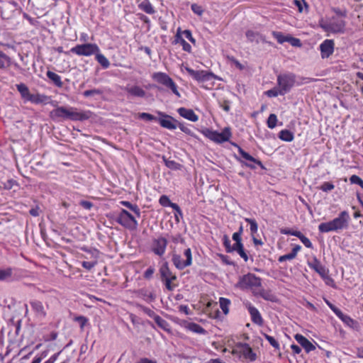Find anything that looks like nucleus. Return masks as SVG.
Listing matches in <instances>:
<instances>
[{
  "instance_id": "f257e3e1",
  "label": "nucleus",
  "mask_w": 363,
  "mask_h": 363,
  "mask_svg": "<svg viewBox=\"0 0 363 363\" xmlns=\"http://www.w3.org/2000/svg\"><path fill=\"white\" fill-rule=\"evenodd\" d=\"M235 287L241 291H250L256 297H260L265 301L276 302L277 298L270 289L262 287V279L253 273L248 272L240 276Z\"/></svg>"
},
{
  "instance_id": "f03ea898",
  "label": "nucleus",
  "mask_w": 363,
  "mask_h": 363,
  "mask_svg": "<svg viewBox=\"0 0 363 363\" xmlns=\"http://www.w3.org/2000/svg\"><path fill=\"white\" fill-rule=\"evenodd\" d=\"M50 118L53 121H62L65 120L84 121L89 118L88 112H78L74 107L57 106L49 113Z\"/></svg>"
},
{
  "instance_id": "7ed1b4c3",
  "label": "nucleus",
  "mask_w": 363,
  "mask_h": 363,
  "mask_svg": "<svg viewBox=\"0 0 363 363\" xmlns=\"http://www.w3.org/2000/svg\"><path fill=\"white\" fill-rule=\"evenodd\" d=\"M350 216L347 211H341L337 218L329 222L321 223L318 225L320 233H329L346 229L349 226Z\"/></svg>"
},
{
  "instance_id": "20e7f679",
  "label": "nucleus",
  "mask_w": 363,
  "mask_h": 363,
  "mask_svg": "<svg viewBox=\"0 0 363 363\" xmlns=\"http://www.w3.org/2000/svg\"><path fill=\"white\" fill-rule=\"evenodd\" d=\"M16 86L24 101H29L34 104H48L50 96L38 92L31 94L28 86L23 83L18 84Z\"/></svg>"
},
{
  "instance_id": "39448f33",
  "label": "nucleus",
  "mask_w": 363,
  "mask_h": 363,
  "mask_svg": "<svg viewBox=\"0 0 363 363\" xmlns=\"http://www.w3.org/2000/svg\"><path fill=\"white\" fill-rule=\"evenodd\" d=\"M231 354L240 359L250 362H255L257 359L256 353L253 352L250 345L245 342H237L233 347Z\"/></svg>"
},
{
  "instance_id": "423d86ee",
  "label": "nucleus",
  "mask_w": 363,
  "mask_h": 363,
  "mask_svg": "<svg viewBox=\"0 0 363 363\" xmlns=\"http://www.w3.org/2000/svg\"><path fill=\"white\" fill-rule=\"evenodd\" d=\"M116 221L124 228L134 231L138 229V223L136 218L125 209H121L116 217Z\"/></svg>"
},
{
  "instance_id": "0eeeda50",
  "label": "nucleus",
  "mask_w": 363,
  "mask_h": 363,
  "mask_svg": "<svg viewBox=\"0 0 363 363\" xmlns=\"http://www.w3.org/2000/svg\"><path fill=\"white\" fill-rule=\"evenodd\" d=\"M201 133L210 140L216 143H223L228 141L231 136L232 133L229 127L225 128L221 133L216 130H213L209 128L203 129Z\"/></svg>"
},
{
  "instance_id": "6e6552de",
  "label": "nucleus",
  "mask_w": 363,
  "mask_h": 363,
  "mask_svg": "<svg viewBox=\"0 0 363 363\" xmlns=\"http://www.w3.org/2000/svg\"><path fill=\"white\" fill-rule=\"evenodd\" d=\"M152 78L155 82L170 89L178 98L181 97L177 84L167 74L162 72H154Z\"/></svg>"
},
{
  "instance_id": "1a4fd4ad",
  "label": "nucleus",
  "mask_w": 363,
  "mask_h": 363,
  "mask_svg": "<svg viewBox=\"0 0 363 363\" xmlns=\"http://www.w3.org/2000/svg\"><path fill=\"white\" fill-rule=\"evenodd\" d=\"M183 255L185 259H183L180 255L175 252L172 254V262L174 266L179 270H182L192 264V253L189 247L184 250Z\"/></svg>"
},
{
  "instance_id": "9d476101",
  "label": "nucleus",
  "mask_w": 363,
  "mask_h": 363,
  "mask_svg": "<svg viewBox=\"0 0 363 363\" xmlns=\"http://www.w3.org/2000/svg\"><path fill=\"white\" fill-rule=\"evenodd\" d=\"M99 51V47L96 43L78 44L69 50V52L78 56L85 57L95 55Z\"/></svg>"
},
{
  "instance_id": "9b49d317",
  "label": "nucleus",
  "mask_w": 363,
  "mask_h": 363,
  "mask_svg": "<svg viewBox=\"0 0 363 363\" xmlns=\"http://www.w3.org/2000/svg\"><path fill=\"white\" fill-rule=\"evenodd\" d=\"M295 83L296 75L293 73L281 74L277 77V85L284 94L290 91Z\"/></svg>"
},
{
  "instance_id": "f8f14e48",
  "label": "nucleus",
  "mask_w": 363,
  "mask_h": 363,
  "mask_svg": "<svg viewBox=\"0 0 363 363\" xmlns=\"http://www.w3.org/2000/svg\"><path fill=\"white\" fill-rule=\"evenodd\" d=\"M346 22L342 18L332 17L330 22L321 25V27L326 31L334 33H343L345 32Z\"/></svg>"
},
{
  "instance_id": "ddd939ff",
  "label": "nucleus",
  "mask_w": 363,
  "mask_h": 363,
  "mask_svg": "<svg viewBox=\"0 0 363 363\" xmlns=\"http://www.w3.org/2000/svg\"><path fill=\"white\" fill-rule=\"evenodd\" d=\"M238 153L239 155H240V157L249 162H245L242 160H239V161L242 163L245 166L249 167L250 169H256V166L254 164H257V166H259V167H261L262 169H265L264 164H262V162L259 160H257L255 157H253L252 155H250L248 152H245L242 147H240V146H238Z\"/></svg>"
},
{
  "instance_id": "4468645a",
  "label": "nucleus",
  "mask_w": 363,
  "mask_h": 363,
  "mask_svg": "<svg viewBox=\"0 0 363 363\" xmlns=\"http://www.w3.org/2000/svg\"><path fill=\"white\" fill-rule=\"evenodd\" d=\"M167 240L162 236L152 239L151 243L152 252L160 257L164 255L167 246Z\"/></svg>"
},
{
  "instance_id": "2eb2a0df",
  "label": "nucleus",
  "mask_w": 363,
  "mask_h": 363,
  "mask_svg": "<svg viewBox=\"0 0 363 363\" xmlns=\"http://www.w3.org/2000/svg\"><path fill=\"white\" fill-rule=\"evenodd\" d=\"M244 306L250 315L252 322L262 326L264 324V320L259 310L249 301L245 303Z\"/></svg>"
},
{
  "instance_id": "dca6fc26",
  "label": "nucleus",
  "mask_w": 363,
  "mask_h": 363,
  "mask_svg": "<svg viewBox=\"0 0 363 363\" xmlns=\"http://www.w3.org/2000/svg\"><path fill=\"white\" fill-rule=\"evenodd\" d=\"M158 114L162 117L157 121L162 128L168 130H175L177 128L178 121L173 117L162 112H158Z\"/></svg>"
},
{
  "instance_id": "f3484780",
  "label": "nucleus",
  "mask_w": 363,
  "mask_h": 363,
  "mask_svg": "<svg viewBox=\"0 0 363 363\" xmlns=\"http://www.w3.org/2000/svg\"><path fill=\"white\" fill-rule=\"evenodd\" d=\"M186 69L193 79L199 82L209 81L213 76L211 73L205 70H194L189 67H186Z\"/></svg>"
},
{
  "instance_id": "a211bd4d",
  "label": "nucleus",
  "mask_w": 363,
  "mask_h": 363,
  "mask_svg": "<svg viewBox=\"0 0 363 363\" xmlns=\"http://www.w3.org/2000/svg\"><path fill=\"white\" fill-rule=\"evenodd\" d=\"M29 303L32 311L37 318L44 319L47 316V311L42 301L34 299L30 301Z\"/></svg>"
},
{
  "instance_id": "6ab92c4d",
  "label": "nucleus",
  "mask_w": 363,
  "mask_h": 363,
  "mask_svg": "<svg viewBox=\"0 0 363 363\" xmlns=\"http://www.w3.org/2000/svg\"><path fill=\"white\" fill-rule=\"evenodd\" d=\"M335 43L333 40L326 39L320 45V51L323 59L328 58L334 52Z\"/></svg>"
},
{
  "instance_id": "aec40b11",
  "label": "nucleus",
  "mask_w": 363,
  "mask_h": 363,
  "mask_svg": "<svg viewBox=\"0 0 363 363\" xmlns=\"http://www.w3.org/2000/svg\"><path fill=\"white\" fill-rule=\"evenodd\" d=\"M172 44H179L182 46V50L188 53L192 52V48L189 43H188L182 36V28H178L177 30L176 35H174Z\"/></svg>"
},
{
  "instance_id": "412c9836",
  "label": "nucleus",
  "mask_w": 363,
  "mask_h": 363,
  "mask_svg": "<svg viewBox=\"0 0 363 363\" xmlns=\"http://www.w3.org/2000/svg\"><path fill=\"white\" fill-rule=\"evenodd\" d=\"M295 340L300 344L307 353L315 350V345H313L305 336L301 334L294 335Z\"/></svg>"
},
{
  "instance_id": "4be33fe9",
  "label": "nucleus",
  "mask_w": 363,
  "mask_h": 363,
  "mask_svg": "<svg viewBox=\"0 0 363 363\" xmlns=\"http://www.w3.org/2000/svg\"><path fill=\"white\" fill-rule=\"evenodd\" d=\"M307 263L308 267L317 272L320 277L323 275L324 273L328 270L315 256L313 257L311 260H308Z\"/></svg>"
},
{
  "instance_id": "5701e85b",
  "label": "nucleus",
  "mask_w": 363,
  "mask_h": 363,
  "mask_svg": "<svg viewBox=\"0 0 363 363\" xmlns=\"http://www.w3.org/2000/svg\"><path fill=\"white\" fill-rule=\"evenodd\" d=\"M177 112L180 116L191 122H196L199 120V116L192 109L181 107L177 109Z\"/></svg>"
},
{
  "instance_id": "b1692460",
  "label": "nucleus",
  "mask_w": 363,
  "mask_h": 363,
  "mask_svg": "<svg viewBox=\"0 0 363 363\" xmlns=\"http://www.w3.org/2000/svg\"><path fill=\"white\" fill-rule=\"evenodd\" d=\"M162 281L167 279H177V276L171 271L167 262H164L160 268Z\"/></svg>"
},
{
  "instance_id": "393cba45",
  "label": "nucleus",
  "mask_w": 363,
  "mask_h": 363,
  "mask_svg": "<svg viewBox=\"0 0 363 363\" xmlns=\"http://www.w3.org/2000/svg\"><path fill=\"white\" fill-rule=\"evenodd\" d=\"M245 35L247 40L251 43L255 42L256 43H259L260 41L262 43H267L265 37L259 34L258 32L248 30Z\"/></svg>"
},
{
  "instance_id": "a878e982",
  "label": "nucleus",
  "mask_w": 363,
  "mask_h": 363,
  "mask_svg": "<svg viewBox=\"0 0 363 363\" xmlns=\"http://www.w3.org/2000/svg\"><path fill=\"white\" fill-rule=\"evenodd\" d=\"M301 250V246L299 245H295L291 252L289 254L281 255L279 257V262H284L286 260H291L296 257L298 252Z\"/></svg>"
},
{
  "instance_id": "bb28decb",
  "label": "nucleus",
  "mask_w": 363,
  "mask_h": 363,
  "mask_svg": "<svg viewBox=\"0 0 363 363\" xmlns=\"http://www.w3.org/2000/svg\"><path fill=\"white\" fill-rule=\"evenodd\" d=\"M125 91L131 96L137 97H145V91L139 86H133L131 87H126Z\"/></svg>"
},
{
  "instance_id": "cd10ccee",
  "label": "nucleus",
  "mask_w": 363,
  "mask_h": 363,
  "mask_svg": "<svg viewBox=\"0 0 363 363\" xmlns=\"http://www.w3.org/2000/svg\"><path fill=\"white\" fill-rule=\"evenodd\" d=\"M159 203L163 207H171L174 211H179V205L175 203H172L166 195L160 196Z\"/></svg>"
},
{
  "instance_id": "c85d7f7f",
  "label": "nucleus",
  "mask_w": 363,
  "mask_h": 363,
  "mask_svg": "<svg viewBox=\"0 0 363 363\" xmlns=\"http://www.w3.org/2000/svg\"><path fill=\"white\" fill-rule=\"evenodd\" d=\"M185 328L187 330H189L194 333L202 334V335H205L206 333V330L202 326H201L199 324H197L196 323H193V322L188 323L186 324V325L185 326Z\"/></svg>"
},
{
  "instance_id": "c756f323",
  "label": "nucleus",
  "mask_w": 363,
  "mask_h": 363,
  "mask_svg": "<svg viewBox=\"0 0 363 363\" xmlns=\"http://www.w3.org/2000/svg\"><path fill=\"white\" fill-rule=\"evenodd\" d=\"M138 8L147 14H154L155 10L149 0H144L138 4Z\"/></svg>"
},
{
  "instance_id": "7c9ffc66",
  "label": "nucleus",
  "mask_w": 363,
  "mask_h": 363,
  "mask_svg": "<svg viewBox=\"0 0 363 363\" xmlns=\"http://www.w3.org/2000/svg\"><path fill=\"white\" fill-rule=\"evenodd\" d=\"M96 60L101 65L104 69H107L110 66V62L107 59V57L103 55L99 50V52H96L95 55Z\"/></svg>"
},
{
  "instance_id": "2f4dec72",
  "label": "nucleus",
  "mask_w": 363,
  "mask_h": 363,
  "mask_svg": "<svg viewBox=\"0 0 363 363\" xmlns=\"http://www.w3.org/2000/svg\"><path fill=\"white\" fill-rule=\"evenodd\" d=\"M46 75L57 87L62 86L63 83L60 75L50 70L47 72Z\"/></svg>"
},
{
  "instance_id": "473e14b6",
  "label": "nucleus",
  "mask_w": 363,
  "mask_h": 363,
  "mask_svg": "<svg viewBox=\"0 0 363 363\" xmlns=\"http://www.w3.org/2000/svg\"><path fill=\"white\" fill-rule=\"evenodd\" d=\"M121 204L132 211L136 216L137 218L140 217V209L136 204H133L128 201H121Z\"/></svg>"
},
{
  "instance_id": "72a5a7b5",
  "label": "nucleus",
  "mask_w": 363,
  "mask_h": 363,
  "mask_svg": "<svg viewBox=\"0 0 363 363\" xmlns=\"http://www.w3.org/2000/svg\"><path fill=\"white\" fill-rule=\"evenodd\" d=\"M279 138L286 142H291L294 139V136L292 132L289 130H281L279 133Z\"/></svg>"
},
{
  "instance_id": "f704fd0d",
  "label": "nucleus",
  "mask_w": 363,
  "mask_h": 363,
  "mask_svg": "<svg viewBox=\"0 0 363 363\" xmlns=\"http://www.w3.org/2000/svg\"><path fill=\"white\" fill-rule=\"evenodd\" d=\"M154 320L156 323V324L160 328L163 329L164 330H165V331L170 330L169 324L168 323V322L167 320H165L164 319H163L160 315H157L154 316Z\"/></svg>"
},
{
  "instance_id": "c9c22d12",
  "label": "nucleus",
  "mask_w": 363,
  "mask_h": 363,
  "mask_svg": "<svg viewBox=\"0 0 363 363\" xmlns=\"http://www.w3.org/2000/svg\"><path fill=\"white\" fill-rule=\"evenodd\" d=\"M230 303V300L227 298L220 297L219 298L220 308L225 315H227L229 313V306Z\"/></svg>"
},
{
  "instance_id": "e433bc0d",
  "label": "nucleus",
  "mask_w": 363,
  "mask_h": 363,
  "mask_svg": "<svg viewBox=\"0 0 363 363\" xmlns=\"http://www.w3.org/2000/svg\"><path fill=\"white\" fill-rule=\"evenodd\" d=\"M13 274V269L7 267L6 269H0V281H6L11 278Z\"/></svg>"
},
{
  "instance_id": "4c0bfd02",
  "label": "nucleus",
  "mask_w": 363,
  "mask_h": 363,
  "mask_svg": "<svg viewBox=\"0 0 363 363\" xmlns=\"http://www.w3.org/2000/svg\"><path fill=\"white\" fill-rule=\"evenodd\" d=\"M245 222L250 224V230L251 235H255L258 231V225L257 221L253 218H245Z\"/></svg>"
},
{
  "instance_id": "58836bf2",
  "label": "nucleus",
  "mask_w": 363,
  "mask_h": 363,
  "mask_svg": "<svg viewBox=\"0 0 363 363\" xmlns=\"http://www.w3.org/2000/svg\"><path fill=\"white\" fill-rule=\"evenodd\" d=\"M320 277L325 281V284L333 288H335V283L334 279L330 276L328 269L321 275Z\"/></svg>"
},
{
  "instance_id": "ea45409f",
  "label": "nucleus",
  "mask_w": 363,
  "mask_h": 363,
  "mask_svg": "<svg viewBox=\"0 0 363 363\" xmlns=\"http://www.w3.org/2000/svg\"><path fill=\"white\" fill-rule=\"evenodd\" d=\"M272 34L279 44H283L288 40L289 35H284L281 32L273 31Z\"/></svg>"
},
{
  "instance_id": "a19ab883",
  "label": "nucleus",
  "mask_w": 363,
  "mask_h": 363,
  "mask_svg": "<svg viewBox=\"0 0 363 363\" xmlns=\"http://www.w3.org/2000/svg\"><path fill=\"white\" fill-rule=\"evenodd\" d=\"M242 233V227L240 226L239 230L233 234V239L235 241V243L233 247H236L242 245L241 235Z\"/></svg>"
},
{
  "instance_id": "79ce46f5",
  "label": "nucleus",
  "mask_w": 363,
  "mask_h": 363,
  "mask_svg": "<svg viewBox=\"0 0 363 363\" xmlns=\"http://www.w3.org/2000/svg\"><path fill=\"white\" fill-rule=\"evenodd\" d=\"M297 238L307 248H313V245L311 240L307 237H306L301 231L298 233V235H297Z\"/></svg>"
},
{
  "instance_id": "37998d69",
  "label": "nucleus",
  "mask_w": 363,
  "mask_h": 363,
  "mask_svg": "<svg viewBox=\"0 0 363 363\" xmlns=\"http://www.w3.org/2000/svg\"><path fill=\"white\" fill-rule=\"evenodd\" d=\"M176 281L177 279H167L162 281V282L164 284L166 289L168 291H172L178 286L175 282Z\"/></svg>"
},
{
  "instance_id": "c03bdc74",
  "label": "nucleus",
  "mask_w": 363,
  "mask_h": 363,
  "mask_svg": "<svg viewBox=\"0 0 363 363\" xmlns=\"http://www.w3.org/2000/svg\"><path fill=\"white\" fill-rule=\"evenodd\" d=\"M265 94L268 97H276L279 95H284V94L281 91V90L279 89V87H274L273 89H271L269 90H267L265 92Z\"/></svg>"
},
{
  "instance_id": "a18cd8bd",
  "label": "nucleus",
  "mask_w": 363,
  "mask_h": 363,
  "mask_svg": "<svg viewBox=\"0 0 363 363\" xmlns=\"http://www.w3.org/2000/svg\"><path fill=\"white\" fill-rule=\"evenodd\" d=\"M233 251H236L239 255L245 260V262H247L248 256L244 250L243 245L233 247Z\"/></svg>"
},
{
  "instance_id": "49530a36",
  "label": "nucleus",
  "mask_w": 363,
  "mask_h": 363,
  "mask_svg": "<svg viewBox=\"0 0 363 363\" xmlns=\"http://www.w3.org/2000/svg\"><path fill=\"white\" fill-rule=\"evenodd\" d=\"M277 123V117L274 113H271L267 119V126L268 128L272 129L276 127Z\"/></svg>"
},
{
  "instance_id": "de8ad7c7",
  "label": "nucleus",
  "mask_w": 363,
  "mask_h": 363,
  "mask_svg": "<svg viewBox=\"0 0 363 363\" xmlns=\"http://www.w3.org/2000/svg\"><path fill=\"white\" fill-rule=\"evenodd\" d=\"M264 338L269 342V343L276 350H279L280 347L279 343L275 340V338L267 334L263 335Z\"/></svg>"
},
{
  "instance_id": "09e8293b",
  "label": "nucleus",
  "mask_w": 363,
  "mask_h": 363,
  "mask_svg": "<svg viewBox=\"0 0 363 363\" xmlns=\"http://www.w3.org/2000/svg\"><path fill=\"white\" fill-rule=\"evenodd\" d=\"M103 94V91L99 89H93L89 90H86L83 93V96L84 97H91L95 95H101Z\"/></svg>"
},
{
  "instance_id": "8fccbe9b",
  "label": "nucleus",
  "mask_w": 363,
  "mask_h": 363,
  "mask_svg": "<svg viewBox=\"0 0 363 363\" xmlns=\"http://www.w3.org/2000/svg\"><path fill=\"white\" fill-rule=\"evenodd\" d=\"M334 189H335V185L333 183L328 182H323L319 186V189L324 192L330 191L333 190Z\"/></svg>"
},
{
  "instance_id": "3c124183",
  "label": "nucleus",
  "mask_w": 363,
  "mask_h": 363,
  "mask_svg": "<svg viewBox=\"0 0 363 363\" xmlns=\"http://www.w3.org/2000/svg\"><path fill=\"white\" fill-rule=\"evenodd\" d=\"M138 118L140 119H143V120L147 121H157V118L155 116H153V115H152L150 113H145V112L140 113L138 114Z\"/></svg>"
},
{
  "instance_id": "603ef678",
  "label": "nucleus",
  "mask_w": 363,
  "mask_h": 363,
  "mask_svg": "<svg viewBox=\"0 0 363 363\" xmlns=\"http://www.w3.org/2000/svg\"><path fill=\"white\" fill-rule=\"evenodd\" d=\"M184 36L188 39L192 44L196 45V39L193 37L191 31L190 30H182V36Z\"/></svg>"
},
{
  "instance_id": "864d4df0",
  "label": "nucleus",
  "mask_w": 363,
  "mask_h": 363,
  "mask_svg": "<svg viewBox=\"0 0 363 363\" xmlns=\"http://www.w3.org/2000/svg\"><path fill=\"white\" fill-rule=\"evenodd\" d=\"M351 184H358L363 189V180L357 175H352L350 178Z\"/></svg>"
},
{
  "instance_id": "5fc2aeb1",
  "label": "nucleus",
  "mask_w": 363,
  "mask_h": 363,
  "mask_svg": "<svg viewBox=\"0 0 363 363\" xmlns=\"http://www.w3.org/2000/svg\"><path fill=\"white\" fill-rule=\"evenodd\" d=\"M11 60L8 56L6 55V59L0 57V69H4L11 65Z\"/></svg>"
},
{
  "instance_id": "6e6d98bb",
  "label": "nucleus",
  "mask_w": 363,
  "mask_h": 363,
  "mask_svg": "<svg viewBox=\"0 0 363 363\" xmlns=\"http://www.w3.org/2000/svg\"><path fill=\"white\" fill-rule=\"evenodd\" d=\"M164 161L165 165L168 168L172 169H179V167L180 166V164L179 163H177V162H175L174 160H169L164 159Z\"/></svg>"
},
{
  "instance_id": "4d7b16f0",
  "label": "nucleus",
  "mask_w": 363,
  "mask_h": 363,
  "mask_svg": "<svg viewBox=\"0 0 363 363\" xmlns=\"http://www.w3.org/2000/svg\"><path fill=\"white\" fill-rule=\"evenodd\" d=\"M223 245L227 252H233V246L230 245V240L227 235L223 236Z\"/></svg>"
},
{
  "instance_id": "13d9d810",
  "label": "nucleus",
  "mask_w": 363,
  "mask_h": 363,
  "mask_svg": "<svg viewBox=\"0 0 363 363\" xmlns=\"http://www.w3.org/2000/svg\"><path fill=\"white\" fill-rule=\"evenodd\" d=\"M4 189L10 190L14 185H17L18 183L13 179H8L6 182L2 183Z\"/></svg>"
},
{
  "instance_id": "bf43d9fd",
  "label": "nucleus",
  "mask_w": 363,
  "mask_h": 363,
  "mask_svg": "<svg viewBox=\"0 0 363 363\" xmlns=\"http://www.w3.org/2000/svg\"><path fill=\"white\" fill-rule=\"evenodd\" d=\"M177 127H179V128L186 134L191 136L194 135V133L192 132V130L186 126L184 123L178 122Z\"/></svg>"
},
{
  "instance_id": "052dcab7",
  "label": "nucleus",
  "mask_w": 363,
  "mask_h": 363,
  "mask_svg": "<svg viewBox=\"0 0 363 363\" xmlns=\"http://www.w3.org/2000/svg\"><path fill=\"white\" fill-rule=\"evenodd\" d=\"M155 269L154 267L151 266V267H148L144 272L143 277L145 279H150L152 277V276L155 273Z\"/></svg>"
},
{
  "instance_id": "680f3d73",
  "label": "nucleus",
  "mask_w": 363,
  "mask_h": 363,
  "mask_svg": "<svg viewBox=\"0 0 363 363\" xmlns=\"http://www.w3.org/2000/svg\"><path fill=\"white\" fill-rule=\"evenodd\" d=\"M191 9L194 13L199 16H201L203 13V8L196 4H191Z\"/></svg>"
},
{
  "instance_id": "e2e57ef3",
  "label": "nucleus",
  "mask_w": 363,
  "mask_h": 363,
  "mask_svg": "<svg viewBox=\"0 0 363 363\" xmlns=\"http://www.w3.org/2000/svg\"><path fill=\"white\" fill-rule=\"evenodd\" d=\"M287 42L289 43L294 47L301 46V40L298 38H294L290 35H289Z\"/></svg>"
},
{
  "instance_id": "0e129e2a",
  "label": "nucleus",
  "mask_w": 363,
  "mask_h": 363,
  "mask_svg": "<svg viewBox=\"0 0 363 363\" xmlns=\"http://www.w3.org/2000/svg\"><path fill=\"white\" fill-rule=\"evenodd\" d=\"M96 264H97L96 261H92V262L83 261L82 262V266L87 270H91L92 268H94L96 265Z\"/></svg>"
},
{
  "instance_id": "69168bd1",
  "label": "nucleus",
  "mask_w": 363,
  "mask_h": 363,
  "mask_svg": "<svg viewBox=\"0 0 363 363\" xmlns=\"http://www.w3.org/2000/svg\"><path fill=\"white\" fill-rule=\"evenodd\" d=\"M326 303L337 316L342 315V311L331 303L330 301H326Z\"/></svg>"
},
{
  "instance_id": "338daca9",
  "label": "nucleus",
  "mask_w": 363,
  "mask_h": 363,
  "mask_svg": "<svg viewBox=\"0 0 363 363\" xmlns=\"http://www.w3.org/2000/svg\"><path fill=\"white\" fill-rule=\"evenodd\" d=\"M74 320H75V321H77L79 323L80 328L82 329H83V328L85 326V325L88 322V319L86 317L82 316V315L76 317Z\"/></svg>"
},
{
  "instance_id": "774afa93",
  "label": "nucleus",
  "mask_w": 363,
  "mask_h": 363,
  "mask_svg": "<svg viewBox=\"0 0 363 363\" xmlns=\"http://www.w3.org/2000/svg\"><path fill=\"white\" fill-rule=\"evenodd\" d=\"M280 232H281V234L290 235H294V236L297 237V235H298V233L300 231H298V230H293L285 228V229H281Z\"/></svg>"
}]
</instances>
